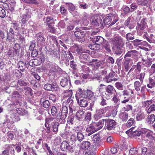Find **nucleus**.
<instances>
[{
  "instance_id": "f257e3e1",
  "label": "nucleus",
  "mask_w": 155,
  "mask_h": 155,
  "mask_svg": "<svg viewBox=\"0 0 155 155\" xmlns=\"http://www.w3.org/2000/svg\"><path fill=\"white\" fill-rule=\"evenodd\" d=\"M65 103H63V106L62 107L61 112H59L56 116L57 119L58 121L61 123H64L65 122V119L67 117L68 113V106L67 105H65Z\"/></svg>"
},
{
  "instance_id": "f03ea898",
  "label": "nucleus",
  "mask_w": 155,
  "mask_h": 155,
  "mask_svg": "<svg viewBox=\"0 0 155 155\" xmlns=\"http://www.w3.org/2000/svg\"><path fill=\"white\" fill-rule=\"evenodd\" d=\"M111 40L113 47L116 48H120L124 45L123 39L120 36H114Z\"/></svg>"
},
{
  "instance_id": "7ed1b4c3",
  "label": "nucleus",
  "mask_w": 155,
  "mask_h": 155,
  "mask_svg": "<svg viewBox=\"0 0 155 155\" xmlns=\"http://www.w3.org/2000/svg\"><path fill=\"white\" fill-rule=\"evenodd\" d=\"M141 83L139 81H135L134 83V87L135 89L137 92V94L140 96L144 97H145V94L144 92L146 89V86H142L141 87Z\"/></svg>"
},
{
  "instance_id": "20e7f679",
  "label": "nucleus",
  "mask_w": 155,
  "mask_h": 155,
  "mask_svg": "<svg viewBox=\"0 0 155 155\" xmlns=\"http://www.w3.org/2000/svg\"><path fill=\"white\" fill-rule=\"evenodd\" d=\"M112 18H113V21H112L111 22L110 25H113L118 21V17L117 15L116 14H110L109 16L105 18L104 21H103V23H104L105 25H109L110 24Z\"/></svg>"
},
{
  "instance_id": "39448f33",
  "label": "nucleus",
  "mask_w": 155,
  "mask_h": 155,
  "mask_svg": "<svg viewBox=\"0 0 155 155\" xmlns=\"http://www.w3.org/2000/svg\"><path fill=\"white\" fill-rule=\"evenodd\" d=\"M61 149L63 151H66L67 152L71 153L75 150V147L72 145L70 144L66 141H64L61 144Z\"/></svg>"
},
{
  "instance_id": "423d86ee",
  "label": "nucleus",
  "mask_w": 155,
  "mask_h": 155,
  "mask_svg": "<svg viewBox=\"0 0 155 155\" xmlns=\"http://www.w3.org/2000/svg\"><path fill=\"white\" fill-rule=\"evenodd\" d=\"M146 24L144 19L141 20L140 23H137L136 29L139 35L140 36L143 34V30L146 27Z\"/></svg>"
},
{
  "instance_id": "0eeeda50",
  "label": "nucleus",
  "mask_w": 155,
  "mask_h": 155,
  "mask_svg": "<svg viewBox=\"0 0 155 155\" xmlns=\"http://www.w3.org/2000/svg\"><path fill=\"white\" fill-rule=\"evenodd\" d=\"M104 129L108 130L114 129L115 127L116 122L114 120L112 119H105Z\"/></svg>"
},
{
  "instance_id": "6e6552de",
  "label": "nucleus",
  "mask_w": 155,
  "mask_h": 155,
  "mask_svg": "<svg viewBox=\"0 0 155 155\" xmlns=\"http://www.w3.org/2000/svg\"><path fill=\"white\" fill-rule=\"evenodd\" d=\"M66 96H68L69 98L67 100V101L69 104V112L72 113L74 109V106L73 105V101L72 99H71V97L72 95V90H70L66 92Z\"/></svg>"
},
{
  "instance_id": "1a4fd4ad",
  "label": "nucleus",
  "mask_w": 155,
  "mask_h": 155,
  "mask_svg": "<svg viewBox=\"0 0 155 155\" xmlns=\"http://www.w3.org/2000/svg\"><path fill=\"white\" fill-rule=\"evenodd\" d=\"M91 21L93 25L96 26L100 25L102 26L103 25V21L101 18L99 16H95L91 17Z\"/></svg>"
},
{
  "instance_id": "9d476101",
  "label": "nucleus",
  "mask_w": 155,
  "mask_h": 155,
  "mask_svg": "<svg viewBox=\"0 0 155 155\" xmlns=\"http://www.w3.org/2000/svg\"><path fill=\"white\" fill-rule=\"evenodd\" d=\"M49 72L50 74L54 76L59 69V67L54 63H51L49 65Z\"/></svg>"
},
{
  "instance_id": "9b49d317",
  "label": "nucleus",
  "mask_w": 155,
  "mask_h": 155,
  "mask_svg": "<svg viewBox=\"0 0 155 155\" xmlns=\"http://www.w3.org/2000/svg\"><path fill=\"white\" fill-rule=\"evenodd\" d=\"M54 118H47L45 119V124L46 129H44L46 132L47 134H49L51 132L50 130V126L51 125L52 123H53Z\"/></svg>"
},
{
  "instance_id": "f8f14e48",
  "label": "nucleus",
  "mask_w": 155,
  "mask_h": 155,
  "mask_svg": "<svg viewBox=\"0 0 155 155\" xmlns=\"http://www.w3.org/2000/svg\"><path fill=\"white\" fill-rule=\"evenodd\" d=\"M105 94L107 96H111L114 92H116V90L114 87L111 85H109L105 87Z\"/></svg>"
},
{
  "instance_id": "ddd939ff",
  "label": "nucleus",
  "mask_w": 155,
  "mask_h": 155,
  "mask_svg": "<svg viewBox=\"0 0 155 155\" xmlns=\"http://www.w3.org/2000/svg\"><path fill=\"white\" fill-rule=\"evenodd\" d=\"M74 35L76 38V39L79 42H84L85 41L84 35L83 32H79L75 31Z\"/></svg>"
},
{
  "instance_id": "4468645a",
  "label": "nucleus",
  "mask_w": 155,
  "mask_h": 155,
  "mask_svg": "<svg viewBox=\"0 0 155 155\" xmlns=\"http://www.w3.org/2000/svg\"><path fill=\"white\" fill-rule=\"evenodd\" d=\"M104 41V39L100 36H95L93 39V43L98 46V48H99L100 45H101Z\"/></svg>"
},
{
  "instance_id": "2eb2a0df",
  "label": "nucleus",
  "mask_w": 155,
  "mask_h": 155,
  "mask_svg": "<svg viewBox=\"0 0 155 155\" xmlns=\"http://www.w3.org/2000/svg\"><path fill=\"white\" fill-rule=\"evenodd\" d=\"M85 111L82 110H79L76 114L75 118L78 121L82 120L85 116L84 114Z\"/></svg>"
},
{
  "instance_id": "dca6fc26",
  "label": "nucleus",
  "mask_w": 155,
  "mask_h": 155,
  "mask_svg": "<svg viewBox=\"0 0 155 155\" xmlns=\"http://www.w3.org/2000/svg\"><path fill=\"white\" fill-rule=\"evenodd\" d=\"M130 59L126 58L123 60V66L126 71H128L131 64L130 63Z\"/></svg>"
},
{
  "instance_id": "f3484780",
  "label": "nucleus",
  "mask_w": 155,
  "mask_h": 155,
  "mask_svg": "<svg viewBox=\"0 0 155 155\" xmlns=\"http://www.w3.org/2000/svg\"><path fill=\"white\" fill-rule=\"evenodd\" d=\"M138 54V52L135 50H130L128 51L124 56V58L131 57L134 58L135 57H137Z\"/></svg>"
},
{
  "instance_id": "a211bd4d",
  "label": "nucleus",
  "mask_w": 155,
  "mask_h": 155,
  "mask_svg": "<svg viewBox=\"0 0 155 155\" xmlns=\"http://www.w3.org/2000/svg\"><path fill=\"white\" fill-rule=\"evenodd\" d=\"M84 91H82L81 88H79L77 91L75 96L76 99L78 103H79V97H84Z\"/></svg>"
},
{
  "instance_id": "6ab92c4d",
  "label": "nucleus",
  "mask_w": 155,
  "mask_h": 155,
  "mask_svg": "<svg viewBox=\"0 0 155 155\" xmlns=\"http://www.w3.org/2000/svg\"><path fill=\"white\" fill-rule=\"evenodd\" d=\"M69 79V78L68 76L62 78L60 81L61 86L63 87H65L67 86L69 83L70 84Z\"/></svg>"
},
{
  "instance_id": "aec40b11",
  "label": "nucleus",
  "mask_w": 155,
  "mask_h": 155,
  "mask_svg": "<svg viewBox=\"0 0 155 155\" xmlns=\"http://www.w3.org/2000/svg\"><path fill=\"white\" fill-rule=\"evenodd\" d=\"M104 113L102 108H100L97 110L96 111V114L94 116V118L96 120L102 117V114Z\"/></svg>"
},
{
  "instance_id": "412c9836",
  "label": "nucleus",
  "mask_w": 155,
  "mask_h": 155,
  "mask_svg": "<svg viewBox=\"0 0 155 155\" xmlns=\"http://www.w3.org/2000/svg\"><path fill=\"white\" fill-rule=\"evenodd\" d=\"M94 96V93L90 90H87L84 91V98L89 99H91Z\"/></svg>"
},
{
  "instance_id": "4be33fe9",
  "label": "nucleus",
  "mask_w": 155,
  "mask_h": 155,
  "mask_svg": "<svg viewBox=\"0 0 155 155\" xmlns=\"http://www.w3.org/2000/svg\"><path fill=\"white\" fill-rule=\"evenodd\" d=\"M98 128H96L95 126L93 124L88 125L86 128V131L87 132H91V133H94L97 130Z\"/></svg>"
},
{
  "instance_id": "5701e85b",
  "label": "nucleus",
  "mask_w": 155,
  "mask_h": 155,
  "mask_svg": "<svg viewBox=\"0 0 155 155\" xmlns=\"http://www.w3.org/2000/svg\"><path fill=\"white\" fill-rule=\"evenodd\" d=\"M53 121V123H52L51 124L52 131L53 132L56 133L58 131V126L59 125V124L58 122L56 121L54 118V120Z\"/></svg>"
},
{
  "instance_id": "b1692460",
  "label": "nucleus",
  "mask_w": 155,
  "mask_h": 155,
  "mask_svg": "<svg viewBox=\"0 0 155 155\" xmlns=\"http://www.w3.org/2000/svg\"><path fill=\"white\" fill-rule=\"evenodd\" d=\"M89 55L86 54H82L79 57L80 61L81 63H85L88 60Z\"/></svg>"
},
{
  "instance_id": "393cba45",
  "label": "nucleus",
  "mask_w": 155,
  "mask_h": 155,
  "mask_svg": "<svg viewBox=\"0 0 155 155\" xmlns=\"http://www.w3.org/2000/svg\"><path fill=\"white\" fill-rule=\"evenodd\" d=\"M105 119H103L100 120L98 122H94L93 124L96 128H98L97 130L101 129L103 127L104 124V122L105 121Z\"/></svg>"
},
{
  "instance_id": "a878e982",
  "label": "nucleus",
  "mask_w": 155,
  "mask_h": 155,
  "mask_svg": "<svg viewBox=\"0 0 155 155\" xmlns=\"http://www.w3.org/2000/svg\"><path fill=\"white\" fill-rule=\"evenodd\" d=\"M91 145V143L89 141H84L80 145V147L83 149L86 150L88 149Z\"/></svg>"
},
{
  "instance_id": "bb28decb",
  "label": "nucleus",
  "mask_w": 155,
  "mask_h": 155,
  "mask_svg": "<svg viewBox=\"0 0 155 155\" xmlns=\"http://www.w3.org/2000/svg\"><path fill=\"white\" fill-rule=\"evenodd\" d=\"M146 120L148 124H153L155 121V116L153 114L149 115L147 118Z\"/></svg>"
},
{
  "instance_id": "cd10ccee",
  "label": "nucleus",
  "mask_w": 155,
  "mask_h": 155,
  "mask_svg": "<svg viewBox=\"0 0 155 155\" xmlns=\"http://www.w3.org/2000/svg\"><path fill=\"white\" fill-rule=\"evenodd\" d=\"M15 34L14 32L13 29L10 28L9 30V33L8 32L7 35V39L10 40L11 39H13L14 38Z\"/></svg>"
},
{
  "instance_id": "c85d7f7f",
  "label": "nucleus",
  "mask_w": 155,
  "mask_h": 155,
  "mask_svg": "<svg viewBox=\"0 0 155 155\" xmlns=\"http://www.w3.org/2000/svg\"><path fill=\"white\" fill-rule=\"evenodd\" d=\"M119 117L123 121H126L128 119V114L124 112H121L120 114Z\"/></svg>"
},
{
  "instance_id": "c756f323",
  "label": "nucleus",
  "mask_w": 155,
  "mask_h": 155,
  "mask_svg": "<svg viewBox=\"0 0 155 155\" xmlns=\"http://www.w3.org/2000/svg\"><path fill=\"white\" fill-rule=\"evenodd\" d=\"M154 134L153 132H149L147 133L146 137L149 141H155V136H154Z\"/></svg>"
},
{
  "instance_id": "7c9ffc66",
  "label": "nucleus",
  "mask_w": 155,
  "mask_h": 155,
  "mask_svg": "<svg viewBox=\"0 0 155 155\" xmlns=\"http://www.w3.org/2000/svg\"><path fill=\"white\" fill-rule=\"evenodd\" d=\"M101 46L104 48L108 52H109L111 51L110 45L107 41H104L101 45Z\"/></svg>"
},
{
  "instance_id": "2f4dec72",
  "label": "nucleus",
  "mask_w": 155,
  "mask_h": 155,
  "mask_svg": "<svg viewBox=\"0 0 155 155\" xmlns=\"http://www.w3.org/2000/svg\"><path fill=\"white\" fill-rule=\"evenodd\" d=\"M145 116V115L143 112H139L137 114L136 117L137 120H141L143 119Z\"/></svg>"
},
{
  "instance_id": "473e14b6",
  "label": "nucleus",
  "mask_w": 155,
  "mask_h": 155,
  "mask_svg": "<svg viewBox=\"0 0 155 155\" xmlns=\"http://www.w3.org/2000/svg\"><path fill=\"white\" fill-rule=\"evenodd\" d=\"M78 103L79 105L81 107H86L88 104V102L85 99H82L79 101Z\"/></svg>"
},
{
  "instance_id": "72a5a7b5",
  "label": "nucleus",
  "mask_w": 155,
  "mask_h": 155,
  "mask_svg": "<svg viewBox=\"0 0 155 155\" xmlns=\"http://www.w3.org/2000/svg\"><path fill=\"white\" fill-rule=\"evenodd\" d=\"M16 110L17 113L21 115H25L28 114L27 111L21 108H18L16 109Z\"/></svg>"
},
{
  "instance_id": "f704fd0d",
  "label": "nucleus",
  "mask_w": 155,
  "mask_h": 155,
  "mask_svg": "<svg viewBox=\"0 0 155 155\" xmlns=\"http://www.w3.org/2000/svg\"><path fill=\"white\" fill-rule=\"evenodd\" d=\"M12 97L13 98V99L17 100L18 98L22 97V95L20 94L18 92L15 91L13 92L11 95Z\"/></svg>"
},
{
  "instance_id": "c9c22d12",
  "label": "nucleus",
  "mask_w": 155,
  "mask_h": 155,
  "mask_svg": "<svg viewBox=\"0 0 155 155\" xmlns=\"http://www.w3.org/2000/svg\"><path fill=\"white\" fill-rule=\"evenodd\" d=\"M84 136L81 132H77V135L76 136L77 140L79 142H81L84 138Z\"/></svg>"
},
{
  "instance_id": "e433bc0d",
  "label": "nucleus",
  "mask_w": 155,
  "mask_h": 155,
  "mask_svg": "<svg viewBox=\"0 0 155 155\" xmlns=\"http://www.w3.org/2000/svg\"><path fill=\"white\" fill-rule=\"evenodd\" d=\"M67 6L68 7V9L69 12L72 13L75 9V8L74 5L71 3H66Z\"/></svg>"
},
{
  "instance_id": "4c0bfd02",
  "label": "nucleus",
  "mask_w": 155,
  "mask_h": 155,
  "mask_svg": "<svg viewBox=\"0 0 155 155\" xmlns=\"http://www.w3.org/2000/svg\"><path fill=\"white\" fill-rule=\"evenodd\" d=\"M23 2L29 4H33L35 5L39 4V2L36 0H22Z\"/></svg>"
},
{
  "instance_id": "58836bf2",
  "label": "nucleus",
  "mask_w": 155,
  "mask_h": 155,
  "mask_svg": "<svg viewBox=\"0 0 155 155\" xmlns=\"http://www.w3.org/2000/svg\"><path fill=\"white\" fill-rule=\"evenodd\" d=\"M147 112L148 114H149L153 111H155V104H151L147 109H146Z\"/></svg>"
},
{
  "instance_id": "ea45409f",
  "label": "nucleus",
  "mask_w": 155,
  "mask_h": 155,
  "mask_svg": "<svg viewBox=\"0 0 155 155\" xmlns=\"http://www.w3.org/2000/svg\"><path fill=\"white\" fill-rule=\"evenodd\" d=\"M41 105L46 108H48L50 107L51 104L50 103L49 101L48 100H45L44 101L41 103Z\"/></svg>"
},
{
  "instance_id": "a19ab883",
  "label": "nucleus",
  "mask_w": 155,
  "mask_h": 155,
  "mask_svg": "<svg viewBox=\"0 0 155 155\" xmlns=\"http://www.w3.org/2000/svg\"><path fill=\"white\" fill-rule=\"evenodd\" d=\"M152 101L148 100L144 101L143 102V106L144 107L146 108V109H147V108L149 106L152 104Z\"/></svg>"
},
{
  "instance_id": "79ce46f5",
  "label": "nucleus",
  "mask_w": 155,
  "mask_h": 155,
  "mask_svg": "<svg viewBox=\"0 0 155 155\" xmlns=\"http://www.w3.org/2000/svg\"><path fill=\"white\" fill-rule=\"evenodd\" d=\"M18 64L19 69L23 71L25 68L24 63L22 61H19L18 62Z\"/></svg>"
},
{
  "instance_id": "37998d69",
  "label": "nucleus",
  "mask_w": 155,
  "mask_h": 155,
  "mask_svg": "<svg viewBox=\"0 0 155 155\" xmlns=\"http://www.w3.org/2000/svg\"><path fill=\"white\" fill-rule=\"evenodd\" d=\"M115 74L114 72L111 71L109 74L108 75H106L105 76V78L107 79H109V80L112 81V78H113Z\"/></svg>"
},
{
  "instance_id": "c03bdc74",
  "label": "nucleus",
  "mask_w": 155,
  "mask_h": 155,
  "mask_svg": "<svg viewBox=\"0 0 155 155\" xmlns=\"http://www.w3.org/2000/svg\"><path fill=\"white\" fill-rule=\"evenodd\" d=\"M142 40L139 39H135L132 41L133 43V45L134 46H137L141 44V41Z\"/></svg>"
},
{
  "instance_id": "a18cd8bd",
  "label": "nucleus",
  "mask_w": 155,
  "mask_h": 155,
  "mask_svg": "<svg viewBox=\"0 0 155 155\" xmlns=\"http://www.w3.org/2000/svg\"><path fill=\"white\" fill-rule=\"evenodd\" d=\"M115 86L116 88L118 90H122L123 89V85L120 82H116L115 84Z\"/></svg>"
},
{
  "instance_id": "49530a36",
  "label": "nucleus",
  "mask_w": 155,
  "mask_h": 155,
  "mask_svg": "<svg viewBox=\"0 0 155 155\" xmlns=\"http://www.w3.org/2000/svg\"><path fill=\"white\" fill-rule=\"evenodd\" d=\"M9 3L11 8V10H13L16 4V2L15 0H9Z\"/></svg>"
},
{
  "instance_id": "de8ad7c7",
  "label": "nucleus",
  "mask_w": 155,
  "mask_h": 155,
  "mask_svg": "<svg viewBox=\"0 0 155 155\" xmlns=\"http://www.w3.org/2000/svg\"><path fill=\"white\" fill-rule=\"evenodd\" d=\"M79 8L81 9H85L88 8L87 4L84 2H80L78 6Z\"/></svg>"
},
{
  "instance_id": "09e8293b",
  "label": "nucleus",
  "mask_w": 155,
  "mask_h": 155,
  "mask_svg": "<svg viewBox=\"0 0 155 155\" xmlns=\"http://www.w3.org/2000/svg\"><path fill=\"white\" fill-rule=\"evenodd\" d=\"M44 88L47 91H53L52 88V85L50 84H46L44 86Z\"/></svg>"
},
{
  "instance_id": "8fccbe9b",
  "label": "nucleus",
  "mask_w": 155,
  "mask_h": 155,
  "mask_svg": "<svg viewBox=\"0 0 155 155\" xmlns=\"http://www.w3.org/2000/svg\"><path fill=\"white\" fill-rule=\"evenodd\" d=\"M51 113L53 116H56L57 115V109L54 106H53L51 109Z\"/></svg>"
},
{
  "instance_id": "3c124183",
  "label": "nucleus",
  "mask_w": 155,
  "mask_h": 155,
  "mask_svg": "<svg viewBox=\"0 0 155 155\" xmlns=\"http://www.w3.org/2000/svg\"><path fill=\"white\" fill-rule=\"evenodd\" d=\"M6 15L5 10L2 7H0V17L2 18H4Z\"/></svg>"
},
{
  "instance_id": "603ef678",
  "label": "nucleus",
  "mask_w": 155,
  "mask_h": 155,
  "mask_svg": "<svg viewBox=\"0 0 155 155\" xmlns=\"http://www.w3.org/2000/svg\"><path fill=\"white\" fill-rule=\"evenodd\" d=\"M24 90L25 91V92L27 94H29L31 96L32 95V90L31 88L28 87H25L24 88Z\"/></svg>"
},
{
  "instance_id": "864d4df0",
  "label": "nucleus",
  "mask_w": 155,
  "mask_h": 155,
  "mask_svg": "<svg viewBox=\"0 0 155 155\" xmlns=\"http://www.w3.org/2000/svg\"><path fill=\"white\" fill-rule=\"evenodd\" d=\"M122 96L124 99H126L128 97L129 94V92L127 90H124L122 92Z\"/></svg>"
},
{
  "instance_id": "5fc2aeb1",
  "label": "nucleus",
  "mask_w": 155,
  "mask_h": 155,
  "mask_svg": "<svg viewBox=\"0 0 155 155\" xmlns=\"http://www.w3.org/2000/svg\"><path fill=\"white\" fill-rule=\"evenodd\" d=\"M37 42L38 43H43L45 41L43 36L38 35L37 36Z\"/></svg>"
},
{
  "instance_id": "6e6d98bb",
  "label": "nucleus",
  "mask_w": 155,
  "mask_h": 155,
  "mask_svg": "<svg viewBox=\"0 0 155 155\" xmlns=\"http://www.w3.org/2000/svg\"><path fill=\"white\" fill-rule=\"evenodd\" d=\"M93 136V138L94 143H97L99 141L100 138L99 134H95Z\"/></svg>"
},
{
  "instance_id": "4d7b16f0",
  "label": "nucleus",
  "mask_w": 155,
  "mask_h": 155,
  "mask_svg": "<svg viewBox=\"0 0 155 155\" xmlns=\"http://www.w3.org/2000/svg\"><path fill=\"white\" fill-rule=\"evenodd\" d=\"M134 120L133 118H130L127 122V125L128 127H130L134 123Z\"/></svg>"
},
{
  "instance_id": "13d9d810",
  "label": "nucleus",
  "mask_w": 155,
  "mask_h": 155,
  "mask_svg": "<svg viewBox=\"0 0 155 155\" xmlns=\"http://www.w3.org/2000/svg\"><path fill=\"white\" fill-rule=\"evenodd\" d=\"M37 61L38 60L35 59L33 60H31L29 65L32 67H33L34 66H37L38 64L36 63Z\"/></svg>"
},
{
  "instance_id": "bf43d9fd",
  "label": "nucleus",
  "mask_w": 155,
  "mask_h": 155,
  "mask_svg": "<svg viewBox=\"0 0 155 155\" xmlns=\"http://www.w3.org/2000/svg\"><path fill=\"white\" fill-rule=\"evenodd\" d=\"M43 20L45 23H49L51 21H52L53 18L51 17H47L45 18Z\"/></svg>"
},
{
  "instance_id": "052dcab7",
  "label": "nucleus",
  "mask_w": 155,
  "mask_h": 155,
  "mask_svg": "<svg viewBox=\"0 0 155 155\" xmlns=\"http://www.w3.org/2000/svg\"><path fill=\"white\" fill-rule=\"evenodd\" d=\"M18 84L21 86H25L27 85V84L24 81L21 79L18 80Z\"/></svg>"
},
{
  "instance_id": "680f3d73",
  "label": "nucleus",
  "mask_w": 155,
  "mask_h": 155,
  "mask_svg": "<svg viewBox=\"0 0 155 155\" xmlns=\"http://www.w3.org/2000/svg\"><path fill=\"white\" fill-rule=\"evenodd\" d=\"M101 101L100 103V104L103 106L107 105V100L102 97H101Z\"/></svg>"
},
{
  "instance_id": "e2e57ef3",
  "label": "nucleus",
  "mask_w": 155,
  "mask_h": 155,
  "mask_svg": "<svg viewBox=\"0 0 155 155\" xmlns=\"http://www.w3.org/2000/svg\"><path fill=\"white\" fill-rule=\"evenodd\" d=\"M137 5L135 3H133L130 6V12H134L137 8Z\"/></svg>"
},
{
  "instance_id": "0e129e2a",
  "label": "nucleus",
  "mask_w": 155,
  "mask_h": 155,
  "mask_svg": "<svg viewBox=\"0 0 155 155\" xmlns=\"http://www.w3.org/2000/svg\"><path fill=\"white\" fill-rule=\"evenodd\" d=\"M138 152L137 148H132L129 151V153L130 155L135 154Z\"/></svg>"
},
{
  "instance_id": "69168bd1",
  "label": "nucleus",
  "mask_w": 155,
  "mask_h": 155,
  "mask_svg": "<svg viewBox=\"0 0 155 155\" xmlns=\"http://www.w3.org/2000/svg\"><path fill=\"white\" fill-rule=\"evenodd\" d=\"M124 13L126 14L129 12H130V9L129 7L127 6H125L122 8Z\"/></svg>"
},
{
  "instance_id": "338daca9",
  "label": "nucleus",
  "mask_w": 155,
  "mask_h": 155,
  "mask_svg": "<svg viewBox=\"0 0 155 155\" xmlns=\"http://www.w3.org/2000/svg\"><path fill=\"white\" fill-rule=\"evenodd\" d=\"M131 35H132L130 33H128L126 35V38L128 41L129 40H132L135 38L134 36L132 37Z\"/></svg>"
},
{
  "instance_id": "774afa93",
  "label": "nucleus",
  "mask_w": 155,
  "mask_h": 155,
  "mask_svg": "<svg viewBox=\"0 0 155 155\" xmlns=\"http://www.w3.org/2000/svg\"><path fill=\"white\" fill-rule=\"evenodd\" d=\"M95 152L92 150H88L86 152L84 153V155H95Z\"/></svg>"
}]
</instances>
